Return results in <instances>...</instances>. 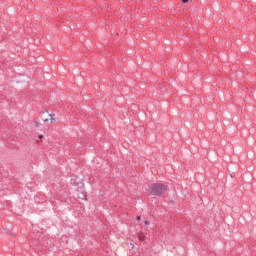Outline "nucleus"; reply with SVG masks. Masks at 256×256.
<instances>
[{
  "instance_id": "nucleus-2",
  "label": "nucleus",
  "mask_w": 256,
  "mask_h": 256,
  "mask_svg": "<svg viewBox=\"0 0 256 256\" xmlns=\"http://www.w3.org/2000/svg\"><path fill=\"white\" fill-rule=\"evenodd\" d=\"M137 237H138V239H139L140 241H145V234H143V233H138Z\"/></svg>"
},
{
  "instance_id": "nucleus-3",
  "label": "nucleus",
  "mask_w": 256,
  "mask_h": 256,
  "mask_svg": "<svg viewBox=\"0 0 256 256\" xmlns=\"http://www.w3.org/2000/svg\"><path fill=\"white\" fill-rule=\"evenodd\" d=\"M50 120H51V122L53 123V121H55V114H50Z\"/></svg>"
},
{
  "instance_id": "nucleus-6",
  "label": "nucleus",
  "mask_w": 256,
  "mask_h": 256,
  "mask_svg": "<svg viewBox=\"0 0 256 256\" xmlns=\"http://www.w3.org/2000/svg\"><path fill=\"white\" fill-rule=\"evenodd\" d=\"M36 123V127H39V122H35Z\"/></svg>"
},
{
  "instance_id": "nucleus-5",
  "label": "nucleus",
  "mask_w": 256,
  "mask_h": 256,
  "mask_svg": "<svg viewBox=\"0 0 256 256\" xmlns=\"http://www.w3.org/2000/svg\"><path fill=\"white\" fill-rule=\"evenodd\" d=\"M182 3H189V0H182Z\"/></svg>"
},
{
  "instance_id": "nucleus-4",
  "label": "nucleus",
  "mask_w": 256,
  "mask_h": 256,
  "mask_svg": "<svg viewBox=\"0 0 256 256\" xmlns=\"http://www.w3.org/2000/svg\"><path fill=\"white\" fill-rule=\"evenodd\" d=\"M137 221H141V216L136 217Z\"/></svg>"
},
{
  "instance_id": "nucleus-1",
  "label": "nucleus",
  "mask_w": 256,
  "mask_h": 256,
  "mask_svg": "<svg viewBox=\"0 0 256 256\" xmlns=\"http://www.w3.org/2000/svg\"><path fill=\"white\" fill-rule=\"evenodd\" d=\"M167 189V185L163 183H153L149 185L148 191L151 195H163Z\"/></svg>"
},
{
  "instance_id": "nucleus-8",
  "label": "nucleus",
  "mask_w": 256,
  "mask_h": 256,
  "mask_svg": "<svg viewBox=\"0 0 256 256\" xmlns=\"http://www.w3.org/2000/svg\"><path fill=\"white\" fill-rule=\"evenodd\" d=\"M145 225H149V221H145Z\"/></svg>"
},
{
  "instance_id": "nucleus-7",
  "label": "nucleus",
  "mask_w": 256,
  "mask_h": 256,
  "mask_svg": "<svg viewBox=\"0 0 256 256\" xmlns=\"http://www.w3.org/2000/svg\"><path fill=\"white\" fill-rule=\"evenodd\" d=\"M39 139H43V135H39Z\"/></svg>"
}]
</instances>
